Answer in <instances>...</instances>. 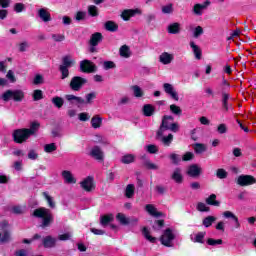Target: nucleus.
Returning a JSON list of instances; mask_svg holds the SVG:
<instances>
[{
  "label": "nucleus",
  "instance_id": "f257e3e1",
  "mask_svg": "<svg viewBox=\"0 0 256 256\" xmlns=\"http://www.w3.org/2000/svg\"><path fill=\"white\" fill-rule=\"evenodd\" d=\"M40 124L32 122L30 128L18 129L13 132V139L15 143H25L30 135H35L39 131Z\"/></svg>",
  "mask_w": 256,
  "mask_h": 256
},
{
  "label": "nucleus",
  "instance_id": "f03ea898",
  "mask_svg": "<svg viewBox=\"0 0 256 256\" xmlns=\"http://www.w3.org/2000/svg\"><path fill=\"white\" fill-rule=\"evenodd\" d=\"M33 217H36L37 219H42L41 227L45 229V227H49L51 223H53L54 217L51 210L41 207L37 208L33 211Z\"/></svg>",
  "mask_w": 256,
  "mask_h": 256
},
{
  "label": "nucleus",
  "instance_id": "7ed1b4c3",
  "mask_svg": "<svg viewBox=\"0 0 256 256\" xmlns=\"http://www.w3.org/2000/svg\"><path fill=\"white\" fill-rule=\"evenodd\" d=\"M3 101H15L16 103H21L25 99V92L21 89L6 90L2 94Z\"/></svg>",
  "mask_w": 256,
  "mask_h": 256
},
{
  "label": "nucleus",
  "instance_id": "20e7f679",
  "mask_svg": "<svg viewBox=\"0 0 256 256\" xmlns=\"http://www.w3.org/2000/svg\"><path fill=\"white\" fill-rule=\"evenodd\" d=\"M158 131L159 133L162 131H172V133H177L179 131V124L173 123V116H164Z\"/></svg>",
  "mask_w": 256,
  "mask_h": 256
},
{
  "label": "nucleus",
  "instance_id": "39448f33",
  "mask_svg": "<svg viewBox=\"0 0 256 256\" xmlns=\"http://www.w3.org/2000/svg\"><path fill=\"white\" fill-rule=\"evenodd\" d=\"M85 83H87V79L80 76H74L70 81V89L72 91H81Z\"/></svg>",
  "mask_w": 256,
  "mask_h": 256
},
{
  "label": "nucleus",
  "instance_id": "423d86ee",
  "mask_svg": "<svg viewBox=\"0 0 256 256\" xmlns=\"http://www.w3.org/2000/svg\"><path fill=\"white\" fill-rule=\"evenodd\" d=\"M175 239V234H173V231L171 229H166L163 233V235L160 238V241L162 245H165V247H171L173 245V240Z\"/></svg>",
  "mask_w": 256,
  "mask_h": 256
},
{
  "label": "nucleus",
  "instance_id": "0eeeda50",
  "mask_svg": "<svg viewBox=\"0 0 256 256\" xmlns=\"http://www.w3.org/2000/svg\"><path fill=\"white\" fill-rule=\"evenodd\" d=\"M256 178L251 175H240L237 179V184L240 187H248L249 185H255Z\"/></svg>",
  "mask_w": 256,
  "mask_h": 256
},
{
  "label": "nucleus",
  "instance_id": "6e6552de",
  "mask_svg": "<svg viewBox=\"0 0 256 256\" xmlns=\"http://www.w3.org/2000/svg\"><path fill=\"white\" fill-rule=\"evenodd\" d=\"M156 138L158 139V141H160V143H162V145H164V147H170L171 143H173V134H168L167 136H165V131L159 133L158 130L156 133Z\"/></svg>",
  "mask_w": 256,
  "mask_h": 256
},
{
  "label": "nucleus",
  "instance_id": "1a4fd4ad",
  "mask_svg": "<svg viewBox=\"0 0 256 256\" xmlns=\"http://www.w3.org/2000/svg\"><path fill=\"white\" fill-rule=\"evenodd\" d=\"M163 89L167 95L174 99V101H179V94L177 93V90H175V87L172 86V84L164 83Z\"/></svg>",
  "mask_w": 256,
  "mask_h": 256
},
{
  "label": "nucleus",
  "instance_id": "9d476101",
  "mask_svg": "<svg viewBox=\"0 0 256 256\" xmlns=\"http://www.w3.org/2000/svg\"><path fill=\"white\" fill-rule=\"evenodd\" d=\"M80 186L84 191H87V193H90L93 189H95V182L93 180L92 176L86 177L81 183Z\"/></svg>",
  "mask_w": 256,
  "mask_h": 256
},
{
  "label": "nucleus",
  "instance_id": "9b49d317",
  "mask_svg": "<svg viewBox=\"0 0 256 256\" xmlns=\"http://www.w3.org/2000/svg\"><path fill=\"white\" fill-rule=\"evenodd\" d=\"M80 69L82 71V73H93L95 72V64H93V62L89 61V60H82L80 62Z\"/></svg>",
  "mask_w": 256,
  "mask_h": 256
},
{
  "label": "nucleus",
  "instance_id": "f8f14e48",
  "mask_svg": "<svg viewBox=\"0 0 256 256\" xmlns=\"http://www.w3.org/2000/svg\"><path fill=\"white\" fill-rule=\"evenodd\" d=\"M210 5H211V2L207 0L202 4H195L192 8V11L194 15H197L198 17H200L201 15H203V11H205V9H207V7H209Z\"/></svg>",
  "mask_w": 256,
  "mask_h": 256
},
{
  "label": "nucleus",
  "instance_id": "ddd939ff",
  "mask_svg": "<svg viewBox=\"0 0 256 256\" xmlns=\"http://www.w3.org/2000/svg\"><path fill=\"white\" fill-rule=\"evenodd\" d=\"M90 157L96 159V161H103L105 159V153L99 146H94L90 151Z\"/></svg>",
  "mask_w": 256,
  "mask_h": 256
},
{
  "label": "nucleus",
  "instance_id": "4468645a",
  "mask_svg": "<svg viewBox=\"0 0 256 256\" xmlns=\"http://www.w3.org/2000/svg\"><path fill=\"white\" fill-rule=\"evenodd\" d=\"M175 59V56L173 54H169V52H163L159 56V61L162 63V65H170V63L173 62Z\"/></svg>",
  "mask_w": 256,
  "mask_h": 256
},
{
  "label": "nucleus",
  "instance_id": "2eb2a0df",
  "mask_svg": "<svg viewBox=\"0 0 256 256\" xmlns=\"http://www.w3.org/2000/svg\"><path fill=\"white\" fill-rule=\"evenodd\" d=\"M62 177L64 182L68 183L69 185H75V183H77V179H75V176H73V173H71L69 170L62 171Z\"/></svg>",
  "mask_w": 256,
  "mask_h": 256
},
{
  "label": "nucleus",
  "instance_id": "dca6fc26",
  "mask_svg": "<svg viewBox=\"0 0 256 256\" xmlns=\"http://www.w3.org/2000/svg\"><path fill=\"white\" fill-rule=\"evenodd\" d=\"M66 101H69V103L76 104V105H84L85 99L79 96H75L73 94H67L65 96Z\"/></svg>",
  "mask_w": 256,
  "mask_h": 256
},
{
  "label": "nucleus",
  "instance_id": "f3484780",
  "mask_svg": "<svg viewBox=\"0 0 256 256\" xmlns=\"http://www.w3.org/2000/svg\"><path fill=\"white\" fill-rule=\"evenodd\" d=\"M186 173L189 175V177H199V175H201V167H199L197 164H193L188 167Z\"/></svg>",
  "mask_w": 256,
  "mask_h": 256
},
{
  "label": "nucleus",
  "instance_id": "a211bd4d",
  "mask_svg": "<svg viewBox=\"0 0 256 256\" xmlns=\"http://www.w3.org/2000/svg\"><path fill=\"white\" fill-rule=\"evenodd\" d=\"M223 217H225V219H233L235 223V229L241 228V223H239V218L233 212L225 211L223 212Z\"/></svg>",
  "mask_w": 256,
  "mask_h": 256
},
{
  "label": "nucleus",
  "instance_id": "6ab92c4d",
  "mask_svg": "<svg viewBox=\"0 0 256 256\" xmlns=\"http://www.w3.org/2000/svg\"><path fill=\"white\" fill-rule=\"evenodd\" d=\"M171 177L175 183H183V170L181 168H175Z\"/></svg>",
  "mask_w": 256,
  "mask_h": 256
},
{
  "label": "nucleus",
  "instance_id": "aec40b11",
  "mask_svg": "<svg viewBox=\"0 0 256 256\" xmlns=\"http://www.w3.org/2000/svg\"><path fill=\"white\" fill-rule=\"evenodd\" d=\"M38 16L44 23H49V21H51V13H49L45 8L38 10Z\"/></svg>",
  "mask_w": 256,
  "mask_h": 256
},
{
  "label": "nucleus",
  "instance_id": "412c9836",
  "mask_svg": "<svg viewBox=\"0 0 256 256\" xmlns=\"http://www.w3.org/2000/svg\"><path fill=\"white\" fill-rule=\"evenodd\" d=\"M205 235H207V232H198L194 235L190 236L191 241H193V243H205Z\"/></svg>",
  "mask_w": 256,
  "mask_h": 256
},
{
  "label": "nucleus",
  "instance_id": "4be33fe9",
  "mask_svg": "<svg viewBox=\"0 0 256 256\" xmlns=\"http://www.w3.org/2000/svg\"><path fill=\"white\" fill-rule=\"evenodd\" d=\"M102 40H103V35L99 32H96L92 34L90 38V45L92 47H97V45H99V43H101Z\"/></svg>",
  "mask_w": 256,
  "mask_h": 256
},
{
  "label": "nucleus",
  "instance_id": "5701e85b",
  "mask_svg": "<svg viewBox=\"0 0 256 256\" xmlns=\"http://www.w3.org/2000/svg\"><path fill=\"white\" fill-rule=\"evenodd\" d=\"M136 13H141L139 9L136 10H124L121 17L124 21H129L131 17H135Z\"/></svg>",
  "mask_w": 256,
  "mask_h": 256
},
{
  "label": "nucleus",
  "instance_id": "b1692460",
  "mask_svg": "<svg viewBox=\"0 0 256 256\" xmlns=\"http://www.w3.org/2000/svg\"><path fill=\"white\" fill-rule=\"evenodd\" d=\"M145 211L152 217H161V212L157 211V208L153 204H147L145 206Z\"/></svg>",
  "mask_w": 256,
  "mask_h": 256
},
{
  "label": "nucleus",
  "instance_id": "393cba45",
  "mask_svg": "<svg viewBox=\"0 0 256 256\" xmlns=\"http://www.w3.org/2000/svg\"><path fill=\"white\" fill-rule=\"evenodd\" d=\"M144 117H152L155 114V107L151 104H146L142 108Z\"/></svg>",
  "mask_w": 256,
  "mask_h": 256
},
{
  "label": "nucleus",
  "instance_id": "a878e982",
  "mask_svg": "<svg viewBox=\"0 0 256 256\" xmlns=\"http://www.w3.org/2000/svg\"><path fill=\"white\" fill-rule=\"evenodd\" d=\"M73 65H75V59L68 55L63 57L62 65H60V67H65L66 69H69L70 67H73Z\"/></svg>",
  "mask_w": 256,
  "mask_h": 256
},
{
  "label": "nucleus",
  "instance_id": "bb28decb",
  "mask_svg": "<svg viewBox=\"0 0 256 256\" xmlns=\"http://www.w3.org/2000/svg\"><path fill=\"white\" fill-rule=\"evenodd\" d=\"M104 29H106V31H110V33H115L119 30V25L114 21L109 20L105 22Z\"/></svg>",
  "mask_w": 256,
  "mask_h": 256
},
{
  "label": "nucleus",
  "instance_id": "cd10ccee",
  "mask_svg": "<svg viewBox=\"0 0 256 256\" xmlns=\"http://www.w3.org/2000/svg\"><path fill=\"white\" fill-rule=\"evenodd\" d=\"M168 33L171 35H178L181 33V24L179 22H174L168 26Z\"/></svg>",
  "mask_w": 256,
  "mask_h": 256
},
{
  "label": "nucleus",
  "instance_id": "c85d7f7f",
  "mask_svg": "<svg viewBox=\"0 0 256 256\" xmlns=\"http://www.w3.org/2000/svg\"><path fill=\"white\" fill-rule=\"evenodd\" d=\"M190 47L195 55V59L201 60V57L203 55V52L201 51V48L195 44V42H190Z\"/></svg>",
  "mask_w": 256,
  "mask_h": 256
},
{
  "label": "nucleus",
  "instance_id": "c756f323",
  "mask_svg": "<svg viewBox=\"0 0 256 256\" xmlns=\"http://www.w3.org/2000/svg\"><path fill=\"white\" fill-rule=\"evenodd\" d=\"M103 125V118L99 115H95L91 119V126L93 129H99Z\"/></svg>",
  "mask_w": 256,
  "mask_h": 256
},
{
  "label": "nucleus",
  "instance_id": "7c9ffc66",
  "mask_svg": "<svg viewBox=\"0 0 256 256\" xmlns=\"http://www.w3.org/2000/svg\"><path fill=\"white\" fill-rule=\"evenodd\" d=\"M57 243V239L51 237V236H46L43 239V246L46 247L47 249L53 247Z\"/></svg>",
  "mask_w": 256,
  "mask_h": 256
},
{
  "label": "nucleus",
  "instance_id": "2f4dec72",
  "mask_svg": "<svg viewBox=\"0 0 256 256\" xmlns=\"http://www.w3.org/2000/svg\"><path fill=\"white\" fill-rule=\"evenodd\" d=\"M111 222H113L112 214H108L100 217V225H102V227H107V225H109V223Z\"/></svg>",
  "mask_w": 256,
  "mask_h": 256
},
{
  "label": "nucleus",
  "instance_id": "473e14b6",
  "mask_svg": "<svg viewBox=\"0 0 256 256\" xmlns=\"http://www.w3.org/2000/svg\"><path fill=\"white\" fill-rule=\"evenodd\" d=\"M207 205H213L214 207H219L221 202L217 201V195L211 194L208 198H206Z\"/></svg>",
  "mask_w": 256,
  "mask_h": 256
},
{
  "label": "nucleus",
  "instance_id": "72a5a7b5",
  "mask_svg": "<svg viewBox=\"0 0 256 256\" xmlns=\"http://www.w3.org/2000/svg\"><path fill=\"white\" fill-rule=\"evenodd\" d=\"M120 56L124 57L125 59H129L131 57V51L129 50V46L123 45L119 50Z\"/></svg>",
  "mask_w": 256,
  "mask_h": 256
},
{
  "label": "nucleus",
  "instance_id": "f704fd0d",
  "mask_svg": "<svg viewBox=\"0 0 256 256\" xmlns=\"http://www.w3.org/2000/svg\"><path fill=\"white\" fill-rule=\"evenodd\" d=\"M217 221V218L215 216H207L206 218L203 219L202 225L206 228L211 227L213 223Z\"/></svg>",
  "mask_w": 256,
  "mask_h": 256
},
{
  "label": "nucleus",
  "instance_id": "c9c22d12",
  "mask_svg": "<svg viewBox=\"0 0 256 256\" xmlns=\"http://www.w3.org/2000/svg\"><path fill=\"white\" fill-rule=\"evenodd\" d=\"M134 195H135V185H133V184H128V185L126 186L125 196H126L128 199H131Z\"/></svg>",
  "mask_w": 256,
  "mask_h": 256
},
{
  "label": "nucleus",
  "instance_id": "e433bc0d",
  "mask_svg": "<svg viewBox=\"0 0 256 256\" xmlns=\"http://www.w3.org/2000/svg\"><path fill=\"white\" fill-rule=\"evenodd\" d=\"M117 221H119V223H121V225H129L131 224V221H129V218H127V216H125V214L123 213H118L116 216Z\"/></svg>",
  "mask_w": 256,
  "mask_h": 256
},
{
  "label": "nucleus",
  "instance_id": "4c0bfd02",
  "mask_svg": "<svg viewBox=\"0 0 256 256\" xmlns=\"http://www.w3.org/2000/svg\"><path fill=\"white\" fill-rule=\"evenodd\" d=\"M195 153L201 154L207 151V146L205 144L196 143L193 145Z\"/></svg>",
  "mask_w": 256,
  "mask_h": 256
},
{
  "label": "nucleus",
  "instance_id": "58836bf2",
  "mask_svg": "<svg viewBox=\"0 0 256 256\" xmlns=\"http://www.w3.org/2000/svg\"><path fill=\"white\" fill-rule=\"evenodd\" d=\"M132 91H133V95L136 98H140L143 97V95H145V93L143 92V89H141V87L134 85L131 87Z\"/></svg>",
  "mask_w": 256,
  "mask_h": 256
},
{
  "label": "nucleus",
  "instance_id": "ea45409f",
  "mask_svg": "<svg viewBox=\"0 0 256 256\" xmlns=\"http://www.w3.org/2000/svg\"><path fill=\"white\" fill-rule=\"evenodd\" d=\"M88 15L90 17H99V8L95 5L88 6Z\"/></svg>",
  "mask_w": 256,
  "mask_h": 256
},
{
  "label": "nucleus",
  "instance_id": "a19ab883",
  "mask_svg": "<svg viewBox=\"0 0 256 256\" xmlns=\"http://www.w3.org/2000/svg\"><path fill=\"white\" fill-rule=\"evenodd\" d=\"M52 103H53V105H55V107H57L58 109H61L63 107V104L65 103V101L63 100V98L56 96V97L52 98Z\"/></svg>",
  "mask_w": 256,
  "mask_h": 256
},
{
  "label": "nucleus",
  "instance_id": "79ce46f5",
  "mask_svg": "<svg viewBox=\"0 0 256 256\" xmlns=\"http://www.w3.org/2000/svg\"><path fill=\"white\" fill-rule=\"evenodd\" d=\"M122 163H124L125 165H129V163H133V161H135V156L133 154H127L124 155L121 158Z\"/></svg>",
  "mask_w": 256,
  "mask_h": 256
},
{
  "label": "nucleus",
  "instance_id": "37998d69",
  "mask_svg": "<svg viewBox=\"0 0 256 256\" xmlns=\"http://www.w3.org/2000/svg\"><path fill=\"white\" fill-rule=\"evenodd\" d=\"M197 211H200L201 213H209L210 208L207 206V204L203 202H199L196 206Z\"/></svg>",
  "mask_w": 256,
  "mask_h": 256
},
{
  "label": "nucleus",
  "instance_id": "c03bdc74",
  "mask_svg": "<svg viewBox=\"0 0 256 256\" xmlns=\"http://www.w3.org/2000/svg\"><path fill=\"white\" fill-rule=\"evenodd\" d=\"M229 94L227 93H223L222 94V106H223V109H225V111H229Z\"/></svg>",
  "mask_w": 256,
  "mask_h": 256
},
{
  "label": "nucleus",
  "instance_id": "a18cd8bd",
  "mask_svg": "<svg viewBox=\"0 0 256 256\" xmlns=\"http://www.w3.org/2000/svg\"><path fill=\"white\" fill-rule=\"evenodd\" d=\"M43 197L46 199L49 207H51V209H55V202H53V197L49 196V193L47 192H43Z\"/></svg>",
  "mask_w": 256,
  "mask_h": 256
},
{
  "label": "nucleus",
  "instance_id": "49530a36",
  "mask_svg": "<svg viewBox=\"0 0 256 256\" xmlns=\"http://www.w3.org/2000/svg\"><path fill=\"white\" fill-rule=\"evenodd\" d=\"M44 151L45 153H53V151H57V145L55 143L46 144Z\"/></svg>",
  "mask_w": 256,
  "mask_h": 256
},
{
  "label": "nucleus",
  "instance_id": "de8ad7c7",
  "mask_svg": "<svg viewBox=\"0 0 256 256\" xmlns=\"http://www.w3.org/2000/svg\"><path fill=\"white\" fill-rule=\"evenodd\" d=\"M34 101H41L43 99V91L42 90H34L32 94Z\"/></svg>",
  "mask_w": 256,
  "mask_h": 256
},
{
  "label": "nucleus",
  "instance_id": "09e8293b",
  "mask_svg": "<svg viewBox=\"0 0 256 256\" xmlns=\"http://www.w3.org/2000/svg\"><path fill=\"white\" fill-rule=\"evenodd\" d=\"M143 235H144L145 239L150 241V243H155V241H157V238L151 236V234L149 233V230H147V228L143 229Z\"/></svg>",
  "mask_w": 256,
  "mask_h": 256
},
{
  "label": "nucleus",
  "instance_id": "8fccbe9b",
  "mask_svg": "<svg viewBox=\"0 0 256 256\" xmlns=\"http://www.w3.org/2000/svg\"><path fill=\"white\" fill-rule=\"evenodd\" d=\"M144 165H145L146 169H150L152 171H157L159 169V165H157L149 160H147Z\"/></svg>",
  "mask_w": 256,
  "mask_h": 256
},
{
  "label": "nucleus",
  "instance_id": "3c124183",
  "mask_svg": "<svg viewBox=\"0 0 256 256\" xmlns=\"http://www.w3.org/2000/svg\"><path fill=\"white\" fill-rule=\"evenodd\" d=\"M1 243H9L11 241V234L9 231H4L3 235L0 236Z\"/></svg>",
  "mask_w": 256,
  "mask_h": 256
},
{
  "label": "nucleus",
  "instance_id": "603ef678",
  "mask_svg": "<svg viewBox=\"0 0 256 256\" xmlns=\"http://www.w3.org/2000/svg\"><path fill=\"white\" fill-rule=\"evenodd\" d=\"M170 111L171 113H173V115H181V113H183V111L181 110V107L175 104L170 105Z\"/></svg>",
  "mask_w": 256,
  "mask_h": 256
},
{
  "label": "nucleus",
  "instance_id": "864d4df0",
  "mask_svg": "<svg viewBox=\"0 0 256 256\" xmlns=\"http://www.w3.org/2000/svg\"><path fill=\"white\" fill-rule=\"evenodd\" d=\"M227 171H225V169L223 168H219L217 171H216V176L218 177V179H227Z\"/></svg>",
  "mask_w": 256,
  "mask_h": 256
},
{
  "label": "nucleus",
  "instance_id": "5fc2aeb1",
  "mask_svg": "<svg viewBox=\"0 0 256 256\" xmlns=\"http://www.w3.org/2000/svg\"><path fill=\"white\" fill-rule=\"evenodd\" d=\"M207 244H208V245H211L212 247H215V246H217V245H223V240H222V239H217V240H215V239H213V238H209V239L207 240Z\"/></svg>",
  "mask_w": 256,
  "mask_h": 256
},
{
  "label": "nucleus",
  "instance_id": "6e6d98bb",
  "mask_svg": "<svg viewBox=\"0 0 256 256\" xmlns=\"http://www.w3.org/2000/svg\"><path fill=\"white\" fill-rule=\"evenodd\" d=\"M162 13H164V15H169L173 13V4H167L165 6H162Z\"/></svg>",
  "mask_w": 256,
  "mask_h": 256
},
{
  "label": "nucleus",
  "instance_id": "4d7b16f0",
  "mask_svg": "<svg viewBox=\"0 0 256 256\" xmlns=\"http://www.w3.org/2000/svg\"><path fill=\"white\" fill-rule=\"evenodd\" d=\"M59 71L61 73V79H67V77H69V68H65V66H60Z\"/></svg>",
  "mask_w": 256,
  "mask_h": 256
},
{
  "label": "nucleus",
  "instance_id": "13d9d810",
  "mask_svg": "<svg viewBox=\"0 0 256 256\" xmlns=\"http://www.w3.org/2000/svg\"><path fill=\"white\" fill-rule=\"evenodd\" d=\"M157 20V15L153 14V13H149L145 16V21L148 25H151V23H153V21Z\"/></svg>",
  "mask_w": 256,
  "mask_h": 256
},
{
  "label": "nucleus",
  "instance_id": "bf43d9fd",
  "mask_svg": "<svg viewBox=\"0 0 256 256\" xmlns=\"http://www.w3.org/2000/svg\"><path fill=\"white\" fill-rule=\"evenodd\" d=\"M86 103L91 104L93 103V99H97V93L96 92H90L86 94Z\"/></svg>",
  "mask_w": 256,
  "mask_h": 256
},
{
  "label": "nucleus",
  "instance_id": "052dcab7",
  "mask_svg": "<svg viewBox=\"0 0 256 256\" xmlns=\"http://www.w3.org/2000/svg\"><path fill=\"white\" fill-rule=\"evenodd\" d=\"M146 151L151 154L159 153V147L156 145L150 144L146 146Z\"/></svg>",
  "mask_w": 256,
  "mask_h": 256
},
{
  "label": "nucleus",
  "instance_id": "680f3d73",
  "mask_svg": "<svg viewBox=\"0 0 256 256\" xmlns=\"http://www.w3.org/2000/svg\"><path fill=\"white\" fill-rule=\"evenodd\" d=\"M52 39L56 43H61L62 41H65V35H63V34H52Z\"/></svg>",
  "mask_w": 256,
  "mask_h": 256
},
{
  "label": "nucleus",
  "instance_id": "e2e57ef3",
  "mask_svg": "<svg viewBox=\"0 0 256 256\" xmlns=\"http://www.w3.org/2000/svg\"><path fill=\"white\" fill-rule=\"evenodd\" d=\"M87 17V12L85 11H78L75 15L76 21H83Z\"/></svg>",
  "mask_w": 256,
  "mask_h": 256
},
{
  "label": "nucleus",
  "instance_id": "0e129e2a",
  "mask_svg": "<svg viewBox=\"0 0 256 256\" xmlns=\"http://www.w3.org/2000/svg\"><path fill=\"white\" fill-rule=\"evenodd\" d=\"M14 11L16 13H23V11H25V4H23V3H16L14 5Z\"/></svg>",
  "mask_w": 256,
  "mask_h": 256
},
{
  "label": "nucleus",
  "instance_id": "69168bd1",
  "mask_svg": "<svg viewBox=\"0 0 256 256\" xmlns=\"http://www.w3.org/2000/svg\"><path fill=\"white\" fill-rule=\"evenodd\" d=\"M193 35L195 39L201 37V35H203V27L197 26L193 31Z\"/></svg>",
  "mask_w": 256,
  "mask_h": 256
},
{
  "label": "nucleus",
  "instance_id": "338daca9",
  "mask_svg": "<svg viewBox=\"0 0 256 256\" xmlns=\"http://www.w3.org/2000/svg\"><path fill=\"white\" fill-rule=\"evenodd\" d=\"M78 119L79 121H89V119H91V115L87 112H82L78 114Z\"/></svg>",
  "mask_w": 256,
  "mask_h": 256
},
{
  "label": "nucleus",
  "instance_id": "774afa93",
  "mask_svg": "<svg viewBox=\"0 0 256 256\" xmlns=\"http://www.w3.org/2000/svg\"><path fill=\"white\" fill-rule=\"evenodd\" d=\"M43 82H44L43 75L37 74L34 77V80H33V84L34 85H41V84H43Z\"/></svg>",
  "mask_w": 256,
  "mask_h": 256
}]
</instances>
